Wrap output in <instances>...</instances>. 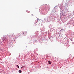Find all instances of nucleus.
I'll list each match as a JSON object with an SVG mask.
<instances>
[{"label":"nucleus","instance_id":"f257e3e1","mask_svg":"<svg viewBox=\"0 0 74 74\" xmlns=\"http://www.w3.org/2000/svg\"><path fill=\"white\" fill-rule=\"evenodd\" d=\"M5 39L8 38L9 37L8 35H7L6 36H5Z\"/></svg>","mask_w":74,"mask_h":74},{"label":"nucleus","instance_id":"f03ea898","mask_svg":"<svg viewBox=\"0 0 74 74\" xmlns=\"http://www.w3.org/2000/svg\"><path fill=\"white\" fill-rule=\"evenodd\" d=\"M11 37H13V36H14V34H12L11 35Z\"/></svg>","mask_w":74,"mask_h":74},{"label":"nucleus","instance_id":"7ed1b4c3","mask_svg":"<svg viewBox=\"0 0 74 74\" xmlns=\"http://www.w3.org/2000/svg\"><path fill=\"white\" fill-rule=\"evenodd\" d=\"M34 25L35 26H36L37 25V23H34Z\"/></svg>","mask_w":74,"mask_h":74},{"label":"nucleus","instance_id":"20e7f679","mask_svg":"<svg viewBox=\"0 0 74 74\" xmlns=\"http://www.w3.org/2000/svg\"><path fill=\"white\" fill-rule=\"evenodd\" d=\"M48 62L49 64H51V61H49Z\"/></svg>","mask_w":74,"mask_h":74},{"label":"nucleus","instance_id":"39448f33","mask_svg":"<svg viewBox=\"0 0 74 74\" xmlns=\"http://www.w3.org/2000/svg\"><path fill=\"white\" fill-rule=\"evenodd\" d=\"M19 72L21 73H22V71H21L20 70H19Z\"/></svg>","mask_w":74,"mask_h":74},{"label":"nucleus","instance_id":"423d86ee","mask_svg":"<svg viewBox=\"0 0 74 74\" xmlns=\"http://www.w3.org/2000/svg\"><path fill=\"white\" fill-rule=\"evenodd\" d=\"M16 66H17V67H18V69H19V66H18V65H16Z\"/></svg>","mask_w":74,"mask_h":74},{"label":"nucleus","instance_id":"0eeeda50","mask_svg":"<svg viewBox=\"0 0 74 74\" xmlns=\"http://www.w3.org/2000/svg\"><path fill=\"white\" fill-rule=\"evenodd\" d=\"M25 34V32H23V34Z\"/></svg>","mask_w":74,"mask_h":74},{"label":"nucleus","instance_id":"6e6552de","mask_svg":"<svg viewBox=\"0 0 74 74\" xmlns=\"http://www.w3.org/2000/svg\"><path fill=\"white\" fill-rule=\"evenodd\" d=\"M23 68V67H21V69H22Z\"/></svg>","mask_w":74,"mask_h":74}]
</instances>
